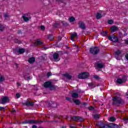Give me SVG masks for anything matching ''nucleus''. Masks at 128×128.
<instances>
[{
    "instance_id": "nucleus-1",
    "label": "nucleus",
    "mask_w": 128,
    "mask_h": 128,
    "mask_svg": "<svg viewBox=\"0 0 128 128\" xmlns=\"http://www.w3.org/2000/svg\"><path fill=\"white\" fill-rule=\"evenodd\" d=\"M96 126L100 128H120V126L118 124L114 123L108 124L106 122H100L96 124Z\"/></svg>"
},
{
    "instance_id": "nucleus-2",
    "label": "nucleus",
    "mask_w": 128,
    "mask_h": 128,
    "mask_svg": "<svg viewBox=\"0 0 128 128\" xmlns=\"http://www.w3.org/2000/svg\"><path fill=\"white\" fill-rule=\"evenodd\" d=\"M124 100L120 96H116L112 98V104L114 106H118L120 104H124Z\"/></svg>"
},
{
    "instance_id": "nucleus-3",
    "label": "nucleus",
    "mask_w": 128,
    "mask_h": 128,
    "mask_svg": "<svg viewBox=\"0 0 128 128\" xmlns=\"http://www.w3.org/2000/svg\"><path fill=\"white\" fill-rule=\"evenodd\" d=\"M90 52L92 54H98L100 52V48L98 47H93L90 49Z\"/></svg>"
},
{
    "instance_id": "nucleus-4",
    "label": "nucleus",
    "mask_w": 128,
    "mask_h": 128,
    "mask_svg": "<svg viewBox=\"0 0 128 128\" xmlns=\"http://www.w3.org/2000/svg\"><path fill=\"white\" fill-rule=\"evenodd\" d=\"M90 76V74L88 72H84L83 73L80 74L78 76V78H80L82 80H84V78H86Z\"/></svg>"
},
{
    "instance_id": "nucleus-5",
    "label": "nucleus",
    "mask_w": 128,
    "mask_h": 128,
    "mask_svg": "<svg viewBox=\"0 0 128 128\" xmlns=\"http://www.w3.org/2000/svg\"><path fill=\"white\" fill-rule=\"evenodd\" d=\"M44 88H50L51 90H54L56 88V87L52 85V82H46L44 84Z\"/></svg>"
},
{
    "instance_id": "nucleus-6",
    "label": "nucleus",
    "mask_w": 128,
    "mask_h": 128,
    "mask_svg": "<svg viewBox=\"0 0 128 128\" xmlns=\"http://www.w3.org/2000/svg\"><path fill=\"white\" fill-rule=\"evenodd\" d=\"M108 39L112 42H118V37L114 35L108 36Z\"/></svg>"
},
{
    "instance_id": "nucleus-7",
    "label": "nucleus",
    "mask_w": 128,
    "mask_h": 128,
    "mask_svg": "<svg viewBox=\"0 0 128 128\" xmlns=\"http://www.w3.org/2000/svg\"><path fill=\"white\" fill-rule=\"evenodd\" d=\"M128 80V78L126 76H124L122 78H118L117 80V82L118 84H124Z\"/></svg>"
},
{
    "instance_id": "nucleus-8",
    "label": "nucleus",
    "mask_w": 128,
    "mask_h": 128,
    "mask_svg": "<svg viewBox=\"0 0 128 128\" xmlns=\"http://www.w3.org/2000/svg\"><path fill=\"white\" fill-rule=\"evenodd\" d=\"M42 121H36L34 120H26L23 124H42Z\"/></svg>"
},
{
    "instance_id": "nucleus-9",
    "label": "nucleus",
    "mask_w": 128,
    "mask_h": 128,
    "mask_svg": "<svg viewBox=\"0 0 128 128\" xmlns=\"http://www.w3.org/2000/svg\"><path fill=\"white\" fill-rule=\"evenodd\" d=\"M10 102V99L8 96H4L2 98V101L0 100V104H6V102Z\"/></svg>"
},
{
    "instance_id": "nucleus-10",
    "label": "nucleus",
    "mask_w": 128,
    "mask_h": 128,
    "mask_svg": "<svg viewBox=\"0 0 128 128\" xmlns=\"http://www.w3.org/2000/svg\"><path fill=\"white\" fill-rule=\"evenodd\" d=\"M32 46H43L44 42H42L40 39H38L34 43Z\"/></svg>"
},
{
    "instance_id": "nucleus-11",
    "label": "nucleus",
    "mask_w": 128,
    "mask_h": 128,
    "mask_svg": "<svg viewBox=\"0 0 128 128\" xmlns=\"http://www.w3.org/2000/svg\"><path fill=\"white\" fill-rule=\"evenodd\" d=\"M22 18L24 21H25L26 22H28L30 20V16H28V14H25L22 16Z\"/></svg>"
},
{
    "instance_id": "nucleus-12",
    "label": "nucleus",
    "mask_w": 128,
    "mask_h": 128,
    "mask_svg": "<svg viewBox=\"0 0 128 128\" xmlns=\"http://www.w3.org/2000/svg\"><path fill=\"white\" fill-rule=\"evenodd\" d=\"M60 55L57 52H55L53 54V58L55 62H58L60 58H58Z\"/></svg>"
},
{
    "instance_id": "nucleus-13",
    "label": "nucleus",
    "mask_w": 128,
    "mask_h": 128,
    "mask_svg": "<svg viewBox=\"0 0 128 128\" xmlns=\"http://www.w3.org/2000/svg\"><path fill=\"white\" fill-rule=\"evenodd\" d=\"M73 120H79V122H84V118L78 116H74L72 118Z\"/></svg>"
},
{
    "instance_id": "nucleus-14",
    "label": "nucleus",
    "mask_w": 128,
    "mask_h": 128,
    "mask_svg": "<svg viewBox=\"0 0 128 128\" xmlns=\"http://www.w3.org/2000/svg\"><path fill=\"white\" fill-rule=\"evenodd\" d=\"M78 24L79 25V28H80L82 30H86V24L83 22L80 21Z\"/></svg>"
},
{
    "instance_id": "nucleus-15",
    "label": "nucleus",
    "mask_w": 128,
    "mask_h": 128,
    "mask_svg": "<svg viewBox=\"0 0 128 128\" xmlns=\"http://www.w3.org/2000/svg\"><path fill=\"white\" fill-rule=\"evenodd\" d=\"M122 54V52L120 50H118L115 52V58H116L117 60H120V58H118V56Z\"/></svg>"
},
{
    "instance_id": "nucleus-16",
    "label": "nucleus",
    "mask_w": 128,
    "mask_h": 128,
    "mask_svg": "<svg viewBox=\"0 0 128 128\" xmlns=\"http://www.w3.org/2000/svg\"><path fill=\"white\" fill-rule=\"evenodd\" d=\"M24 106H34V102H30V101H27L25 103H24Z\"/></svg>"
},
{
    "instance_id": "nucleus-17",
    "label": "nucleus",
    "mask_w": 128,
    "mask_h": 128,
    "mask_svg": "<svg viewBox=\"0 0 128 128\" xmlns=\"http://www.w3.org/2000/svg\"><path fill=\"white\" fill-rule=\"evenodd\" d=\"M76 36H78V34H76V32L72 33L70 36V40H72V42H74V38H76Z\"/></svg>"
},
{
    "instance_id": "nucleus-18",
    "label": "nucleus",
    "mask_w": 128,
    "mask_h": 128,
    "mask_svg": "<svg viewBox=\"0 0 128 128\" xmlns=\"http://www.w3.org/2000/svg\"><path fill=\"white\" fill-rule=\"evenodd\" d=\"M64 78H67V80H72V75H70L68 73H66V74H64Z\"/></svg>"
},
{
    "instance_id": "nucleus-19",
    "label": "nucleus",
    "mask_w": 128,
    "mask_h": 128,
    "mask_svg": "<svg viewBox=\"0 0 128 128\" xmlns=\"http://www.w3.org/2000/svg\"><path fill=\"white\" fill-rule=\"evenodd\" d=\"M106 16V13H104V14L97 13V14H96V18H97V20H100V18L102 16Z\"/></svg>"
},
{
    "instance_id": "nucleus-20",
    "label": "nucleus",
    "mask_w": 128,
    "mask_h": 128,
    "mask_svg": "<svg viewBox=\"0 0 128 128\" xmlns=\"http://www.w3.org/2000/svg\"><path fill=\"white\" fill-rule=\"evenodd\" d=\"M72 97L73 98H78V94L76 92H72Z\"/></svg>"
},
{
    "instance_id": "nucleus-21",
    "label": "nucleus",
    "mask_w": 128,
    "mask_h": 128,
    "mask_svg": "<svg viewBox=\"0 0 128 128\" xmlns=\"http://www.w3.org/2000/svg\"><path fill=\"white\" fill-rule=\"evenodd\" d=\"M112 32H116L118 30V28L116 26H112L110 28Z\"/></svg>"
},
{
    "instance_id": "nucleus-22",
    "label": "nucleus",
    "mask_w": 128,
    "mask_h": 128,
    "mask_svg": "<svg viewBox=\"0 0 128 128\" xmlns=\"http://www.w3.org/2000/svg\"><path fill=\"white\" fill-rule=\"evenodd\" d=\"M24 52H25V50L24 48H20V49H18V50H17V52H18V54H24Z\"/></svg>"
},
{
    "instance_id": "nucleus-23",
    "label": "nucleus",
    "mask_w": 128,
    "mask_h": 128,
    "mask_svg": "<svg viewBox=\"0 0 128 128\" xmlns=\"http://www.w3.org/2000/svg\"><path fill=\"white\" fill-rule=\"evenodd\" d=\"M96 66L98 68H104V64L102 63H97L96 64Z\"/></svg>"
},
{
    "instance_id": "nucleus-24",
    "label": "nucleus",
    "mask_w": 128,
    "mask_h": 128,
    "mask_svg": "<svg viewBox=\"0 0 128 128\" xmlns=\"http://www.w3.org/2000/svg\"><path fill=\"white\" fill-rule=\"evenodd\" d=\"M34 60H36V59L34 58V57L30 58L28 60V62L30 64H32V62H34Z\"/></svg>"
},
{
    "instance_id": "nucleus-25",
    "label": "nucleus",
    "mask_w": 128,
    "mask_h": 128,
    "mask_svg": "<svg viewBox=\"0 0 128 128\" xmlns=\"http://www.w3.org/2000/svg\"><path fill=\"white\" fill-rule=\"evenodd\" d=\"M50 106H51L52 108H56V106H58V104H56V102H52Z\"/></svg>"
},
{
    "instance_id": "nucleus-26",
    "label": "nucleus",
    "mask_w": 128,
    "mask_h": 128,
    "mask_svg": "<svg viewBox=\"0 0 128 128\" xmlns=\"http://www.w3.org/2000/svg\"><path fill=\"white\" fill-rule=\"evenodd\" d=\"M4 76L3 75L0 74V82H4Z\"/></svg>"
},
{
    "instance_id": "nucleus-27",
    "label": "nucleus",
    "mask_w": 128,
    "mask_h": 128,
    "mask_svg": "<svg viewBox=\"0 0 128 128\" xmlns=\"http://www.w3.org/2000/svg\"><path fill=\"white\" fill-rule=\"evenodd\" d=\"M88 86L90 88H96V85L94 83H90L88 84Z\"/></svg>"
},
{
    "instance_id": "nucleus-28",
    "label": "nucleus",
    "mask_w": 128,
    "mask_h": 128,
    "mask_svg": "<svg viewBox=\"0 0 128 128\" xmlns=\"http://www.w3.org/2000/svg\"><path fill=\"white\" fill-rule=\"evenodd\" d=\"M74 104H76L77 106H78L79 104H80V101L78 100V99H76L74 100Z\"/></svg>"
},
{
    "instance_id": "nucleus-29",
    "label": "nucleus",
    "mask_w": 128,
    "mask_h": 128,
    "mask_svg": "<svg viewBox=\"0 0 128 128\" xmlns=\"http://www.w3.org/2000/svg\"><path fill=\"white\" fill-rule=\"evenodd\" d=\"M69 21L70 22H74L76 21V18H74V17H70L69 18Z\"/></svg>"
},
{
    "instance_id": "nucleus-30",
    "label": "nucleus",
    "mask_w": 128,
    "mask_h": 128,
    "mask_svg": "<svg viewBox=\"0 0 128 128\" xmlns=\"http://www.w3.org/2000/svg\"><path fill=\"white\" fill-rule=\"evenodd\" d=\"M101 34L102 36H108V32L102 31L101 32Z\"/></svg>"
},
{
    "instance_id": "nucleus-31",
    "label": "nucleus",
    "mask_w": 128,
    "mask_h": 128,
    "mask_svg": "<svg viewBox=\"0 0 128 128\" xmlns=\"http://www.w3.org/2000/svg\"><path fill=\"white\" fill-rule=\"evenodd\" d=\"M4 30V26L3 24H0V32Z\"/></svg>"
},
{
    "instance_id": "nucleus-32",
    "label": "nucleus",
    "mask_w": 128,
    "mask_h": 128,
    "mask_svg": "<svg viewBox=\"0 0 128 128\" xmlns=\"http://www.w3.org/2000/svg\"><path fill=\"white\" fill-rule=\"evenodd\" d=\"M108 120H110V122H115L116 118L114 116L110 117L108 118Z\"/></svg>"
},
{
    "instance_id": "nucleus-33",
    "label": "nucleus",
    "mask_w": 128,
    "mask_h": 128,
    "mask_svg": "<svg viewBox=\"0 0 128 128\" xmlns=\"http://www.w3.org/2000/svg\"><path fill=\"white\" fill-rule=\"evenodd\" d=\"M94 118L95 120H98V118H100V114H94Z\"/></svg>"
},
{
    "instance_id": "nucleus-34",
    "label": "nucleus",
    "mask_w": 128,
    "mask_h": 128,
    "mask_svg": "<svg viewBox=\"0 0 128 128\" xmlns=\"http://www.w3.org/2000/svg\"><path fill=\"white\" fill-rule=\"evenodd\" d=\"M48 38L50 40H54V37L52 36V35L49 34L48 36Z\"/></svg>"
},
{
    "instance_id": "nucleus-35",
    "label": "nucleus",
    "mask_w": 128,
    "mask_h": 128,
    "mask_svg": "<svg viewBox=\"0 0 128 128\" xmlns=\"http://www.w3.org/2000/svg\"><path fill=\"white\" fill-rule=\"evenodd\" d=\"M124 122L125 124H128V118L126 117L124 118Z\"/></svg>"
},
{
    "instance_id": "nucleus-36",
    "label": "nucleus",
    "mask_w": 128,
    "mask_h": 128,
    "mask_svg": "<svg viewBox=\"0 0 128 128\" xmlns=\"http://www.w3.org/2000/svg\"><path fill=\"white\" fill-rule=\"evenodd\" d=\"M66 100L70 102H72V100L70 97H66Z\"/></svg>"
},
{
    "instance_id": "nucleus-37",
    "label": "nucleus",
    "mask_w": 128,
    "mask_h": 128,
    "mask_svg": "<svg viewBox=\"0 0 128 128\" xmlns=\"http://www.w3.org/2000/svg\"><path fill=\"white\" fill-rule=\"evenodd\" d=\"M14 42L16 44H22V42L18 39H15Z\"/></svg>"
},
{
    "instance_id": "nucleus-38",
    "label": "nucleus",
    "mask_w": 128,
    "mask_h": 128,
    "mask_svg": "<svg viewBox=\"0 0 128 128\" xmlns=\"http://www.w3.org/2000/svg\"><path fill=\"white\" fill-rule=\"evenodd\" d=\"M93 78H95V80H99L100 79V76L98 75H94L93 76Z\"/></svg>"
},
{
    "instance_id": "nucleus-39",
    "label": "nucleus",
    "mask_w": 128,
    "mask_h": 128,
    "mask_svg": "<svg viewBox=\"0 0 128 128\" xmlns=\"http://www.w3.org/2000/svg\"><path fill=\"white\" fill-rule=\"evenodd\" d=\"M108 24H114V21H112V20H108Z\"/></svg>"
},
{
    "instance_id": "nucleus-40",
    "label": "nucleus",
    "mask_w": 128,
    "mask_h": 128,
    "mask_svg": "<svg viewBox=\"0 0 128 128\" xmlns=\"http://www.w3.org/2000/svg\"><path fill=\"white\" fill-rule=\"evenodd\" d=\"M62 24L63 26H68V24L66 23L64 21H62Z\"/></svg>"
},
{
    "instance_id": "nucleus-41",
    "label": "nucleus",
    "mask_w": 128,
    "mask_h": 128,
    "mask_svg": "<svg viewBox=\"0 0 128 128\" xmlns=\"http://www.w3.org/2000/svg\"><path fill=\"white\" fill-rule=\"evenodd\" d=\"M58 26H60V23L56 22L54 24V28H58Z\"/></svg>"
},
{
    "instance_id": "nucleus-42",
    "label": "nucleus",
    "mask_w": 128,
    "mask_h": 128,
    "mask_svg": "<svg viewBox=\"0 0 128 128\" xmlns=\"http://www.w3.org/2000/svg\"><path fill=\"white\" fill-rule=\"evenodd\" d=\"M50 76H52V72H48L47 73V78H49Z\"/></svg>"
},
{
    "instance_id": "nucleus-43",
    "label": "nucleus",
    "mask_w": 128,
    "mask_h": 128,
    "mask_svg": "<svg viewBox=\"0 0 128 128\" xmlns=\"http://www.w3.org/2000/svg\"><path fill=\"white\" fill-rule=\"evenodd\" d=\"M88 109L89 110H94V107H92V106H90L88 108Z\"/></svg>"
},
{
    "instance_id": "nucleus-44",
    "label": "nucleus",
    "mask_w": 128,
    "mask_h": 128,
    "mask_svg": "<svg viewBox=\"0 0 128 128\" xmlns=\"http://www.w3.org/2000/svg\"><path fill=\"white\" fill-rule=\"evenodd\" d=\"M4 18H10V15H8V14H4Z\"/></svg>"
},
{
    "instance_id": "nucleus-45",
    "label": "nucleus",
    "mask_w": 128,
    "mask_h": 128,
    "mask_svg": "<svg viewBox=\"0 0 128 128\" xmlns=\"http://www.w3.org/2000/svg\"><path fill=\"white\" fill-rule=\"evenodd\" d=\"M16 97L17 98H20V94L18 93L16 94Z\"/></svg>"
},
{
    "instance_id": "nucleus-46",
    "label": "nucleus",
    "mask_w": 128,
    "mask_h": 128,
    "mask_svg": "<svg viewBox=\"0 0 128 128\" xmlns=\"http://www.w3.org/2000/svg\"><path fill=\"white\" fill-rule=\"evenodd\" d=\"M41 30H46V28L44 27V26H41Z\"/></svg>"
},
{
    "instance_id": "nucleus-47",
    "label": "nucleus",
    "mask_w": 128,
    "mask_h": 128,
    "mask_svg": "<svg viewBox=\"0 0 128 128\" xmlns=\"http://www.w3.org/2000/svg\"><path fill=\"white\" fill-rule=\"evenodd\" d=\"M4 88L0 86V92H4Z\"/></svg>"
},
{
    "instance_id": "nucleus-48",
    "label": "nucleus",
    "mask_w": 128,
    "mask_h": 128,
    "mask_svg": "<svg viewBox=\"0 0 128 128\" xmlns=\"http://www.w3.org/2000/svg\"><path fill=\"white\" fill-rule=\"evenodd\" d=\"M58 40L59 42H60V40H62V37H61L60 36H59L58 37Z\"/></svg>"
},
{
    "instance_id": "nucleus-49",
    "label": "nucleus",
    "mask_w": 128,
    "mask_h": 128,
    "mask_svg": "<svg viewBox=\"0 0 128 128\" xmlns=\"http://www.w3.org/2000/svg\"><path fill=\"white\" fill-rule=\"evenodd\" d=\"M17 86H20L22 84H20V83L17 82Z\"/></svg>"
},
{
    "instance_id": "nucleus-50",
    "label": "nucleus",
    "mask_w": 128,
    "mask_h": 128,
    "mask_svg": "<svg viewBox=\"0 0 128 128\" xmlns=\"http://www.w3.org/2000/svg\"><path fill=\"white\" fill-rule=\"evenodd\" d=\"M4 110V108L0 106V110Z\"/></svg>"
},
{
    "instance_id": "nucleus-51",
    "label": "nucleus",
    "mask_w": 128,
    "mask_h": 128,
    "mask_svg": "<svg viewBox=\"0 0 128 128\" xmlns=\"http://www.w3.org/2000/svg\"><path fill=\"white\" fill-rule=\"evenodd\" d=\"M125 58H126L128 60V54H126Z\"/></svg>"
},
{
    "instance_id": "nucleus-52",
    "label": "nucleus",
    "mask_w": 128,
    "mask_h": 128,
    "mask_svg": "<svg viewBox=\"0 0 128 128\" xmlns=\"http://www.w3.org/2000/svg\"><path fill=\"white\" fill-rule=\"evenodd\" d=\"M14 66H16V68H18V64L16 63H14Z\"/></svg>"
},
{
    "instance_id": "nucleus-53",
    "label": "nucleus",
    "mask_w": 128,
    "mask_h": 128,
    "mask_svg": "<svg viewBox=\"0 0 128 128\" xmlns=\"http://www.w3.org/2000/svg\"><path fill=\"white\" fill-rule=\"evenodd\" d=\"M18 34H22V31L20 30H18Z\"/></svg>"
},
{
    "instance_id": "nucleus-54",
    "label": "nucleus",
    "mask_w": 128,
    "mask_h": 128,
    "mask_svg": "<svg viewBox=\"0 0 128 128\" xmlns=\"http://www.w3.org/2000/svg\"><path fill=\"white\" fill-rule=\"evenodd\" d=\"M32 128H36V125L32 126Z\"/></svg>"
},
{
    "instance_id": "nucleus-55",
    "label": "nucleus",
    "mask_w": 128,
    "mask_h": 128,
    "mask_svg": "<svg viewBox=\"0 0 128 128\" xmlns=\"http://www.w3.org/2000/svg\"><path fill=\"white\" fill-rule=\"evenodd\" d=\"M125 43L126 44H128V40H125Z\"/></svg>"
},
{
    "instance_id": "nucleus-56",
    "label": "nucleus",
    "mask_w": 128,
    "mask_h": 128,
    "mask_svg": "<svg viewBox=\"0 0 128 128\" xmlns=\"http://www.w3.org/2000/svg\"><path fill=\"white\" fill-rule=\"evenodd\" d=\"M11 112H16V110H12V111H11Z\"/></svg>"
},
{
    "instance_id": "nucleus-57",
    "label": "nucleus",
    "mask_w": 128,
    "mask_h": 128,
    "mask_svg": "<svg viewBox=\"0 0 128 128\" xmlns=\"http://www.w3.org/2000/svg\"><path fill=\"white\" fill-rule=\"evenodd\" d=\"M84 106H86V102H84L83 103Z\"/></svg>"
},
{
    "instance_id": "nucleus-58",
    "label": "nucleus",
    "mask_w": 128,
    "mask_h": 128,
    "mask_svg": "<svg viewBox=\"0 0 128 128\" xmlns=\"http://www.w3.org/2000/svg\"><path fill=\"white\" fill-rule=\"evenodd\" d=\"M44 50H48V48H47V47H44Z\"/></svg>"
},
{
    "instance_id": "nucleus-59",
    "label": "nucleus",
    "mask_w": 128,
    "mask_h": 128,
    "mask_svg": "<svg viewBox=\"0 0 128 128\" xmlns=\"http://www.w3.org/2000/svg\"><path fill=\"white\" fill-rule=\"evenodd\" d=\"M80 126H81V128H84V126L80 125Z\"/></svg>"
},
{
    "instance_id": "nucleus-60",
    "label": "nucleus",
    "mask_w": 128,
    "mask_h": 128,
    "mask_svg": "<svg viewBox=\"0 0 128 128\" xmlns=\"http://www.w3.org/2000/svg\"><path fill=\"white\" fill-rule=\"evenodd\" d=\"M77 92H80V90H77Z\"/></svg>"
},
{
    "instance_id": "nucleus-61",
    "label": "nucleus",
    "mask_w": 128,
    "mask_h": 128,
    "mask_svg": "<svg viewBox=\"0 0 128 128\" xmlns=\"http://www.w3.org/2000/svg\"><path fill=\"white\" fill-rule=\"evenodd\" d=\"M70 128H76V127L74 126H70Z\"/></svg>"
},
{
    "instance_id": "nucleus-62",
    "label": "nucleus",
    "mask_w": 128,
    "mask_h": 128,
    "mask_svg": "<svg viewBox=\"0 0 128 128\" xmlns=\"http://www.w3.org/2000/svg\"><path fill=\"white\" fill-rule=\"evenodd\" d=\"M62 128H66V126H63L62 127Z\"/></svg>"
},
{
    "instance_id": "nucleus-63",
    "label": "nucleus",
    "mask_w": 128,
    "mask_h": 128,
    "mask_svg": "<svg viewBox=\"0 0 128 128\" xmlns=\"http://www.w3.org/2000/svg\"><path fill=\"white\" fill-rule=\"evenodd\" d=\"M28 78H30V77H28Z\"/></svg>"
}]
</instances>
